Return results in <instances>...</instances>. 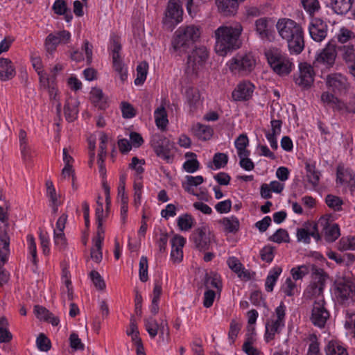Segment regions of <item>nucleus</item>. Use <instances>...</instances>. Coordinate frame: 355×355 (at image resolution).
<instances>
[{
    "label": "nucleus",
    "instance_id": "nucleus-55",
    "mask_svg": "<svg viewBox=\"0 0 355 355\" xmlns=\"http://www.w3.org/2000/svg\"><path fill=\"white\" fill-rule=\"evenodd\" d=\"M74 151L70 146H66L62 149V161L64 167H73L75 162L73 158Z\"/></svg>",
    "mask_w": 355,
    "mask_h": 355
},
{
    "label": "nucleus",
    "instance_id": "nucleus-3",
    "mask_svg": "<svg viewBox=\"0 0 355 355\" xmlns=\"http://www.w3.org/2000/svg\"><path fill=\"white\" fill-rule=\"evenodd\" d=\"M202 34L200 26L195 24L180 26L171 41V53L175 57H182L193 44L199 41Z\"/></svg>",
    "mask_w": 355,
    "mask_h": 355
},
{
    "label": "nucleus",
    "instance_id": "nucleus-23",
    "mask_svg": "<svg viewBox=\"0 0 355 355\" xmlns=\"http://www.w3.org/2000/svg\"><path fill=\"white\" fill-rule=\"evenodd\" d=\"M320 225L323 227L326 239L328 241L333 242L336 241L340 236V229L337 224H329L328 219L325 217H322L317 226Z\"/></svg>",
    "mask_w": 355,
    "mask_h": 355
},
{
    "label": "nucleus",
    "instance_id": "nucleus-53",
    "mask_svg": "<svg viewBox=\"0 0 355 355\" xmlns=\"http://www.w3.org/2000/svg\"><path fill=\"white\" fill-rule=\"evenodd\" d=\"M286 306L283 302L275 309L270 318L278 321L284 324H286Z\"/></svg>",
    "mask_w": 355,
    "mask_h": 355
},
{
    "label": "nucleus",
    "instance_id": "nucleus-58",
    "mask_svg": "<svg viewBox=\"0 0 355 355\" xmlns=\"http://www.w3.org/2000/svg\"><path fill=\"white\" fill-rule=\"evenodd\" d=\"M339 249L343 251L355 250V236L342 237L339 241Z\"/></svg>",
    "mask_w": 355,
    "mask_h": 355
},
{
    "label": "nucleus",
    "instance_id": "nucleus-48",
    "mask_svg": "<svg viewBox=\"0 0 355 355\" xmlns=\"http://www.w3.org/2000/svg\"><path fill=\"white\" fill-rule=\"evenodd\" d=\"M187 103L191 107L200 103V96L198 90L194 87H188L184 92Z\"/></svg>",
    "mask_w": 355,
    "mask_h": 355
},
{
    "label": "nucleus",
    "instance_id": "nucleus-22",
    "mask_svg": "<svg viewBox=\"0 0 355 355\" xmlns=\"http://www.w3.org/2000/svg\"><path fill=\"white\" fill-rule=\"evenodd\" d=\"M337 183L352 190L355 185L354 174L349 168L339 166L337 168Z\"/></svg>",
    "mask_w": 355,
    "mask_h": 355
},
{
    "label": "nucleus",
    "instance_id": "nucleus-27",
    "mask_svg": "<svg viewBox=\"0 0 355 355\" xmlns=\"http://www.w3.org/2000/svg\"><path fill=\"white\" fill-rule=\"evenodd\" d=\"M305 168V178L308 187L311 189H315L319 184L320 177V172L315 169V164L310 162H306Z\"/></svg>",
    "mask_w": 355,
    "mask_h": 355
},
{
    "label": "nucleus",
    "instance_id": "nucleus-35",
    "mask_svg": "<svg viewBox=\"0 0 355 355\" xmlns=\"http://www.w3.org/2000/svg\"><path fill=\"white\" fill-rule=\"evenodd\" d=\"M185 162L182 165L183 169L189 173H193L200 168V162L197 159V155L194 153L187 152L185 153Z\"/></svg>",
    "mask_w": 355,
    "mask_h": 355
},
{
    "label": "nucleus",
    "instance_id": "nucleus-18",
    "mask_svg": "<svg viewBox=\"0 0 355 355\" xmlns=\"http://www.w3.org/2000/svg\"><path fill=\"white\" fill-rule=\"evenodd\" d=\"M186 243V239L181 235L176 234L171 239V259L173 263H180L183 259V248Z\"/></svg>",
    "mask_w": 355,
    "mask_h": 355
},
{
    "label": "nucleus",
    "instance_id": "nucleus-15",
    "mask_svg": "<svg viewBox=\"0 0 355 355\" xmlns=\"http://www.w3.org/2000/svg\"><path fill=\"white\" fill-rule=\"evenodd\" d=\"M254 85L248 80L240 82L232 92V96L236 101H245L252 98L254 92Z\"/></svg>",
    "mask_w": 355,
    "mask_h": 355
},
{
    "label": "nucleus",
    "instance_id": "nucleus-10",
    "mask_svg": "<svg viewBox=\"0 0 355 355\" xmlns=\"http://www.w3.org/2000/svg\"><path fill=\"white\" fill-rule=\"evenodd\" d=\"M183 12L180 0H170L162 19L164 26L168 29H173L182 21Z\"/></svg>",
    "mask_w": 355,
    "mask_h": 355
},
{
    "label": "nucleus",
    "instance_id": "nucleus-52",
    "mask_svg": "<svg viewBox=\"0 0 355 355\" xmlns=\"http://www.w3.org/2000/svg\"><path fill=\"white\" fill-rule=\"evenodd\" d=\"M113 62V68L117 73L121 83H125L128 80V68L122 60L115 61Z\"/></svg>",
    "mask_w": 355,
    "mask_h": 355
},
{
    "label": "nucleus",
    "instance_id": "nucleus-1",
    "mask_svg": "<svg viewBox=\"0 0 355 355\" xmlns=\"http://www.w3.org/2000/svg\"><path fill=\"white\" fill-rule=\"evenodd\" d=\"M243 32L242 25L237 21L220 26L214 31L216 53L225 56L228 53L238 49L241 46L240 37Z\"/></svg>",
    "mask_w": 355,
    "mask_h": 355
},
{
    "label": "nucleus",
    "instance_id": "nucleus-17",
    "mask_svg": "<svg viewBox=\"0 0 355 355\" xmlns=\"http://www.w3.org/2000/svg\"><path fill=\"white\" fill-rule=\"evenodd\" d=\"M144 327L151 338H155L159 332L160 336L164 338V334L168 335V328L166 323L162 322L159 326L157 322L153 318H148L144 320Z\"/></svg>",
    "mask_w": 355,
    "mask_h": 355
},
{
    "label": "nucleus",
    "instance_id": "nucleus-38",
    "mask_svg": "<svg viewBox=\"0 0 355 355\" xmlns=\"http://www.w3.org/2000/svg\"><path fill=\"white\" fill-rule=\"evenodd\" d=\"M0 245L2 246V251L0 253L1 260L5 261L6 256L10 252V236L7 225L0 229Z\"/></svg>",
    "mask_w": 355,
    "mask_h": 355
},
{
    "label": "nucleus",
    "instance_id": "nucleus-30",
    "mask_svg": "<svg viewBox=\"0 0 355 355\" xmlns=\"http://www.w3.org/2000/svg\"><path fill=\"white\" fill-rule=\"evenodd\" d=\"M241 0H216L218 10L225 15H234Z\"/></svg>",
    "mask_w": 355,
    "mask_h": 355
},
{
    "label": "nucleus",
    "instance_id": "nucleus-25",
    "mask_svg": "<svg viewBox=\"0 0 355 355\" xmlns=\"http://www.w3.org/2000/svg\"><path fill=\"white\" fill-rule=\"evenodd\" d=\"M285 327V324L276 321L272 318H268L265 324L264 338L267 343L272 340L276 335L279 334Z\"/></svg>",
    "mask_w": 355,
    "mask_h": 355
},
{
    "label": "nucleus",
    "instance_id": "nucleus-24",
    "mask_svg": "<svg viewBox=\"0 0 355 355\" xmlns=\"http://www.w3.org/2000/svg\"><path fill=\"white\" fill-rule=\"evenodd\" d=\"M296 236L298 242H302L305 244L310 243L311 237L318 241L320 239V235L317 230V225L297 229Z\"/></svg>",
    "mask_w": 355,
    "mask_h": 355
},
{
    "label": "nucleus",
    "instance_id": "nucleus-41",
    "mask_svg": "<svg viewBox=\"0 0 355 355\" xmlns=\"http://www.w3.org/2000/svg\"><path fill=\"white\" fill-rule=\"evenodd\" d=\"M282 272V269L279 266L274 267L269 270L265 282L266 290L268 292H272L273 291L274 286Z\"/></svg>",
    "mask_w": 355,
    "mask_h": 355
},
{
    "label": "nucleus",
    "instance_id": "nucleus-5",
    "mask_svg": "<svg viewBox=\"0 0 355 355\" xmlns=\"http://www.w3.org/2000/svg\"><path fill=\"white\" fill-rule=\"evenodd\" d=\"M265 55L270 68L280 76L288 75L294 68L293 60L280 49L270 48L266 51Z\"/></svg>",
    "mask_w": 355,
    "mask_h": 355
},
{
    "label": "nucleus",
    "instance_id": "nucleus-14",
    "mask_svg": "<svg viewBox=\"0 0 355 355\" xmlns=\"http://www.w3.org/2000/svg\"><path fill=\"white\" fill-rule=\"evenodd\" d=\"M70 38V33L65 30L49 34L45 40L46 51L52 53L59 44H67Z\"/></svg>",
    "mask_w": 355,
    "mask_h": 355
},
{
    "label": "nucleus",
    "instance_id": "nucleus-32",
    "mask_svg": "<svg viewBox=\"0 0 355 355\" xmlns=\"http://www.w3.org/2000/svg\"><path fill=\"white\" fill-rule=\"evenodd\" d=\"M354 0H329L327 6L338 15L346 14L352 8Z\"/></svg>",
    "mask_w": 355,
    "mask_h": 355
},
{
    "label": "nucleus",
    "instance_id": "nucleus-56",
    "mask_svg": "<svg viewBox=\"0 0 355 355\" xmlns=\"http://www.w3.org/2000/svg\"><path fill=\"white\" fill-rule=\"evenodd\" d=\"M152 146L158 157L168 162H170L172 160V157L168 148L164 147L163 145L155 143L154 141L152 142Z\"/></svg>",
    "mask_w": 355,
    "mask_h": 355
},
{
    "label": "nucleus",
    "instance_id": "nucleus-59",
    "mask_svg": "<svg viewBox=\"0 0 355 355\" xmlns=\"http://www.w3.org/2000/svg\"><path fill=\"white\" fill-rule=\"evenodd\" d=\"M271 241L282 243L289 242L290 238L288 233L284 229L277 230L269 239Z\"/></svg>",
    "mask_w": 355,
    "mask_h": 355
},
{
    "label": "nucleus",
    "instance_id": "nucleus-20",
    "mask_svg": "<svg viewBox=\"0 0 355 355\" xmlns=\"http://www.w3.org/2000/svg\"><path fill=\"white\" fill-rule=\"evenodd\" d=\"M272 21L270 19L262 17L254 22V30L261 40H270L272 34Z\"/></svg>",
    "mask_w": 355,
    "mask_h": 355
},
{
    "label": "nucleus",
    "instance_id": "nucleus-49",
    "mask_svg": "<svg viewBox=\"0 0 355 355\" xmlns=\"http://www.w3.org/2000/svg\"><path fill=\"white\" fill-rule=\"evenodd\" d=\"M148 69V64L146 62H140L137 67L136 78L135 79V85H141L145 82Z\"/></svg>",
    "mask_w": 355,
    "mask_h": 355
},
{
    "label": "nucleus",
    "instance_id": "nucleus-36",
    "mask_svg": "<svg viewBox=\"0 0 355 355\" xmlns=\"http://www.w3.org/2000/svg\"><path fill=\"white\" fill-rule=\"evenodd\" d=\"M78 101L75 98H69L64 105V115L68 121H74L78 116Z\"/></svg>",
    "mask_w": 355,
    "mask_h": 355
},
{
    "label": "nucleus",
    "instance_id": "nucleus-62",
    "mask_svg": "<svg viewBox=\"0 0 355 355\" xmlns=\"http://www.w3.org/2000/svg\"><path fill=\"white\" fill-rule=\"evenodd\" d=\"M325 201L328 207L332 209L335 211L341 210L343 201L340 198L334 195H327Z\"/></svg>",
    "mask_w": 355,
    "mask_h": 355
},
{
    "label": "nucleus",
    "instance_id": "nucleus-40",
    "mask_svg": "<svg viewBox=\"0 0 355 355\" xmlns=\"http://www.w3.org/2000/svg\"><path fill=\"white\" fill-rule=\"evenodd\" d=\"M280 292L284 297H292L297 295L300 293V289L294 280L291 277H287L281 286Z\"/></svg>",
    "mask_w": 355,
    "mask_h": 355
},
{
    "label": "nucleus",
    "instance_id": "nucleus-4",
    "mask_svg": "<svg viewBox=\"0 0 355 355\" xmlns=\"http://www.w3.org/2000/svg\"><path fill=\"white\" fill-rule=\"evenodd\" d=\"M326 274L323 270L316 268L313 272V278L316 279H318V286L311 285L308 288L307 291L311 293L312 295H317L316 300L313 305L311 311V315L310 319L312 323L318 327H323L329 318V312L324 307V302L322 293V284L326 279Z\"/></svg>",
    "mask_w": 355,
    "mask_h": 355
},
{
    "label": "nucleus",
    "instance_id": "nucleus-39",
    "mask_svg": "<svg viewBox=\"0 0 355 355\" xmlns=\"http://www.w3.org/2000/svg\"><path fill=\"white\" fill-rule=\"evenodd\" d=\"M249 139L246 135H240L234 141V146L239 157L250 155V150L248 149Z\"/></svg>",
    "mask_w": 355,
    "mask_h": 355
},
{
    "label": "nucleus",
    "instance_id": "nucleus-61",
    "mask_svg": "<svg viewBox=\"0 0 355 355\" xmlns=\"http://www.w3.org/2000/svg\"><path fill=\"white\" fill-rule=\"evenodd\" d=\"M227 263L229 266V268L232 270L234 271V272H236L239 277H241L243 275V274L244 273V268L243 267V265L241 264V263L239 261V260L234 257H230L227 260Z\"/></svg>",
    "mask_w": 355,
    "mask_h": 355
},
{
    "label": "nucleus",
    "instance_id": "nucleus-51",
    "mask_svg": "<svg viewBox=\"0 0 355 355\" xmlns=\"http://www.w3.org/2000/svg\"><path fill=\"white\" fill-rule=\"evenodd\" d=\"M12 338V335L8 329V322L7 319L0 317V343H8Z\"/></svg>",
    "mask_w": 355,
    "mask_h": 355
},
{
    "label": "nucleus",
    "instance_id": "nucleus-60",
    "mask_svg": "<svg viewBox=\"0 0 355 355\" xmlns=\"http://www.w3.org/2000/svg\"><path fill=\"white\" fill-rule=\"evenodd\" d=\"M143 187V184L140 180H135L134 184L133 203L136 207H139L141 204Z\"/></svg>",
    "mask_w": 355,
    "mask_h": 355
},
{
    "label": "nucleus",
    "instance_id": "nucleus-54",
    "mask_svg": "<svg viewBox=\"0 0 355 355\" xmlns=\"http://www.w3.org/2000/svg\"><path fill=\"white\" fill-rule=\"evenodd\" d=\"M228 161V157L225 153H216L213 157L212 165H210L213 170H218L226 166Z\"/></svg>",
    "mask_w": 355,
    "mask_h": 355
},
{
    "label": "nucleus",
    "instance_id": "nucleus-64",
    "mask_svg": "<svg viewBox=\"0 0 355 355\" xmlns=\"http://www.w3.org/2000/svg\"><path fill=\"white\" fill-rule=\"evenodd\" d=\"M342 51L343 58L347 64L355 62V51L353 46H344Z\"/></svg>",
    "mask_w": 355,
    "mask_h": 355
},
{
    "label": "nucleus",
    "instance_id": "nucleus-16",
    "mask_svg": "<svg viewBox=\"0 0 355 355\" xmlns=\"http://www.w3.org/2000/svg\"><path fill=\"white\" fill-rule=\"evenodd\" d=\"M300 73L295 78V83L303 88H309L314 81L313 67L306 62L299 64Z\"/></svg>",
    "mask_w": 355,
    "mask_h": 355
},
{
    "label": "nucleus",
    "instance_id": "nucleus-9",
    "mask_svg": "<svg viewBox=\"0 0 355 355\" xmlns=\"http://www.w3.org/2000/svg\"><path fill=\"white\" fill-rule=\"evenodd\" d=\"M209 58V52L205 46L196 47L188 55L186 71L187 73H197L203 68Z\"/></svg>",
    "mask_w": 355,
    "mask_h": 355
},
{
    "label": "nucleus",
    "instance_id": "nucleus-43",
    "mask_svg": "<svg viewBox=\"0 0 355 355\" xmlns=\"http://www.w3.org/2000/svg\"><path fill=\"white\" fill-rule=\"evenodd\" d=\"M26 245L28 251V259L34 264L37 263V244L33 234H28L26 237Z\"/></svg>",
    "mask_w": 355,
    "mask_h": 355
},
{
    "label": "nucleus",
    "instance_id": "nucleus-42",
    "mask_svg": "<svg viewBox=\"0 0 355 355\" xmlns=\"http://www.w3.org/2000/svg\"><path fill=\"white\" fill-rule=\"evenodd\" d=\"M205 286L207 289L214 288L220 296L223 287L220 275L216 272H211L206 278Z\"/></svg>",
    "mask_w": 355,
    "mask_h": 355
},
{
    "label": "nucleus",
    "instance_id": "nucleus-47",
    "mask_svg": "<svg viewBox=\"0 0 355 355\" xmlns=\"http://www.w3.org/2000/svg\"><path fill=\"white\" fill-rule=\"evenodd\" d=\"M90 99L95 106L101 109H104L106 106V98L101 89L92 88L90 92Z\"/></svg>",
    "mask_w": 355,
    "mask_h": 355
},
{
    "label": "nucleus",
    "instance_id": "nucleus-21",
    "mask_svg": "<svg viewBox=\"0 0 355 355\" xmlns=\"http://www.w3.org/2000/svg\"><path fill=\"white\" fill-rule=\"evenodd\" d=\"M282 123L281 120L272 119L270 121L271 129L265 133L270 147L274 150L278 148L277 137L282 132Z\"/></svg>",
    "mask_w": 355,
    "mask_h": 355
},
{
    "label": "nucleus",
    "instance_id": "nucleus-44",
    "mask_svg": "<svg viewBox=\"0 0 355 355\" xmlns=\"http://www.w3.org/2000/svg\"><path fill=\"white\" fill-rule=\"evenodd\" d=\"M203 182L204 178L202 175H187L182 182V187L188 193L194 194L193 188L200 185Z\"/></svg>",
    "mask_w": 355,
    "mask_h": 355
},
{
    "label": "nucleus",
    "instance_id": "nucleus-28",
    "mask_svg": "<svg viewBox=\"0 0 355 355\" xmlns=\"http://www.w3.org/2000/svg\"><path fill=\"white\" fill-rule=\"evenodd\" d=\"M15 74V68L12 61L8 58H0V80H8L12 78Z\"/></svg>",
    "mask_w": 355,
    "mask_h": 355
},
{
    "label": "nucleus",
    "instance_id": "nucleus-11",
    "mask_svg": "<svg viewBox=\"0 0 355 355\" xmlns=\"http://www.w3.org/2000/svg\"><path fill=\"white\" fill-rule=\"evenodd\" d=\"M333 295L339 303H347L355 297V286L349 279L337 280L334 284Z\"/></svg>",
    "mask_w": 355,
    "mask_h": 355
},
{
    "label": "nucleus",
    "instance_id": "nucleus-26",
    "mask_svg": "<svg viewBox=\"0 0 355 355\" xmlns=\"http://www.w3.org/2000/svg\"><path fill=\"white\" fill-rule=\"evenodd\" d=\"M61 281V293L62 299L64 301L73 300V286L71 284V276L69 270L66 268L62 270Z\"/></svg>",
    "mask_w": 355,
    "mask_h": 355
},
{
    "label": "nucleus",
    "instance_id": "nucleus-34",
    "mask_svg": "<svg viewBox=\"0 0 355 355\" xmlns=\"http://www.w3.org/2000/svg\"><path fill=\"white\" fill-rule=\"evenodd\" d=\"M92 46L87 41L85 42L84 46L80 51H76L71 54L72 60L76 62H81L86 60L88 63L92 62Z\"/></svg>",
    "mask_w": 355,
    "mask_h": 355
},
{
    "label": "nucleus",
    "instance_id": "nucleus-33",
    "mask_svg": "<svg viewBox=\"0 0 355 355\" xmlns=\"http://www.w3.org/2000/svg\"><path fill=\"white\" fill-rule=\"evenodd\" d=\"M195 218L188 213L179 215L176 218V224L178 230L181 232H189L195 225Z\"/></svg>",
    "mask_w": 355,
    "mask_h": 355
},
{
    "label": "nucleus",
    "instance_id": "nucleus-63",
    "mask_svg": "<svg viewBox=\"0 0 355 355\" xmlns=\"http://www.w3.org/2000/svg\"><path fill=\"white\" fill-rule=\"evenodd\" d=\"M53 243L55 247L60 251L66 249L67 243L64 232H53Z\"/></svg>",
    "mask_w": 355,
    "mask_h": 355
},
{
    "label": "nucleus",
    "instance_id": "nucleus-6",
    "mask_svg": "<svg viewBox=\"0 0 355 355\" xmlns=\"http://www.w3.org/2000/svg\"><path fill=\"white\" fill-rule=\"evenodd\" d=\"M257 58L251 53H238L226 62V66L234 74L248 76L255 69Z\"/></svg>",
    "mask_w": 355,
    "mask_h": 355
},
{
    "label": "nucleus",
    "instance_id": "nucleus-31",
    "mask_svg": "<svg viewBox=\"0 0 355 355\" xmlns=\"http://www.w3.org/2000/svg\"><path fill=\"white\" fill-rule=\"evenodd\" d=\"M191 131L196 137L204 141L210 139L214 133V130L210 126L200 123L193 124Z\"/></svg>",
    "mask_w": 355,
    "mask_h": 355
},
{
    "label": "nucleus",
    "instance_id": "nucleus-45",
    "mask_svg": "<svg viewBox=\"0 0 355 355\" xmlns=\"http://www.w3.org/2000/svg\"><path fill=\"white\" fill-rule=\"evenodd\" d=\"M220 223L227 232L234 233L239 230V220L238 218L234 216L225 217Z\"/></svg>",
    "mask_w": 355,
    "mask_h": 355
},
{
    "label": "nucleus",
    "instance_id": "nucleus-13",
    "mask_svg": "<svg viewBox=\"0 0 355 355\" xmlns=\"http://www.w3.org/2000/svg\"><path fill=\"white\" fill-rule=\"evenodd\" d=\"M336 55L335 44L329 42L325 48L317 54L315 64L318 66L322 65L326 68H330L334 65Z\"/></svg>",
    "mask_w": 355,
    "mask_h": 355
},
{
    "label": "nucleus",
    "instance_id": "nucleus-12",
    "mask_svg": "<svg viewBox=\"0 0 355 355\" xmlns=\"http://www.w3.org/2000/svg\"><path fill=\"white\" fill-rule=\"evenodd\" d=\"M325 83L329 90L338 95L345 94L349 88L347 78L339 73L328 75L325 78Z\"/></svg>",
    "mask_w": 355,
    "mask_h": 355
},
{
    "label": "nucleus",
    "instance_id": "nucleus-2",
    "mask_svg": "<svg viewBox=\"0 0 355 355\" xmlns=\"http://www.w3.org/2000/svg\"><path fill=\"white\" fill-rule=\"evenodd\" d=\"M279 36L286 41L291 53L299 54L304 48V31L300 24L288 18H281L276 23Z\"/></svg>",
    "mask_w": 355,
    "mask_h": 355
},
{
    "label": "nucleus",
    "instance_id": "nucleus-57",
    "mask_svg": "<svg viewBox=\"0 0 355 355\" xmlns=\"http://www.w3.org/2000/svg\"><path fill=\"white\" fill-rule=\"evenodd\" d=\"M309 267L306 265H301L293 268L291 270V275L293 277V280L295 282L297 280L302 279V278L309 273Z\"/></svg>",
    "mask_w": 355,
    "mask_h": 355
},
{
    "label": "nucleus",
    "instance_id": "nucleus-50",
    "mask_svg": "<svg viewBox=\"0 0 355 355\" xmlns=\"http://www.w3.org/2000/svg\"><path fill=\"white\" fill-rule=\"evenodd\" d=\"M126 334L131 338L132 341L136 346L139 347L141 340L139 336L138 327L134 318L130 319V324L126 329Z\"/></svg>",
    "mask_w": 355,
    "mask_h": 355
},
{
    "label": "nucleus",
    "instance_id": "nucleus-7",
    "mask_svg": "<svg viewBox=\"0 0 355 355\" xmlns=\"http://www.w3.org/2000/svg\"><path fill=\"white\" fill-rule=\"evenodd\" d=\"M100 200L101 198L99 197L96 209V220L98 225L97 232L93 239V246L91 250V258L96 263H100L103 259L102 245L104 240L103 223L107 216V214L103 210V203Z\"/></svg>",
    "mask_w": 355,
    "mask_h": 355
},
{
    "label": "nucleus",
    "instance_id": "nucleus-8",
    "mask_svg": "<svg viewBox=\"0 0 355 355\" xmlns=\"http://www.w3.org/2000/svg\"><path fill=\"white\" fill-rule=\"evenodd\" d=\"M31 64L39 76L40 85L43 89L48 91L51 98L55 99L58 95V89L55 83V76L49 77L44 70L42 59L40 56H32Z\"/></svg>",
    "mask_w": 355,
    "mask_h": 355
},
{
    "label": "nucleus",
    "instance_id": "nucleus-29",
    "mask_svg": "<svg viewBox=\"0 0 355 355\" xmlns=\"http://www.w3.org/2000/svg\"><path fill=\"white\" fill-rule=\"evenodd\" d=\"M336 95L328 91L324 92L321 94L320 101L325 107L334 110H341L345 107V104Z\"/></svg>",
    "mask_w": 355,
    "mask_h": 355
},
{
    "label": "nucleus",
    "instance_id": "nucleus-37",
    "mask_svg": "<svg viewBox=\"0 0 355 355\" xmlns=\"http://www.w3.org/2000/svg\"><path fill=\"white\" fill-rule=\"evenodd\" d=\"M154 118L157 127L161 130H164L168 123V116L165 105L162 103L154 112Z\"/></svg>",
    "mask_w": 355,
    "mask_h": 355
},
{
    "label": "nucleus",
    "instance_id": "nucleus-46",
    "mask_svg": "<svg viewBox=\"0 0 355 355\" xmlns=\"http://www.w3.org/2000/svg\"><path fill=\"white\" fill-rule=\"evenodd\" d=\"M326 355H348L346 348L336 340H331L326 348Z\"/></svg>",
    "mask_w": 355,
    "mask_h": 355
},
{
    "label": "nucleus",
    "instance_id": "nucleus-19",
    "mask_svg": "<svg viewBox=\"0 0 355 355\" xmlns=\"http://www.w3.org/2000/svg\"><path fill=\"white\" fill-rule=\"evenodd\" d=\"M309 31L311 38L313 40L320 42L327 36V26L322 20L315 19L309 25Z\"/></svg>",
    "mask_w": 355,
    "mask_h": 355
}]
</instances>
